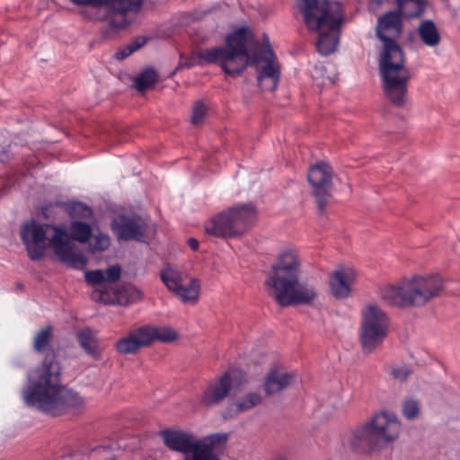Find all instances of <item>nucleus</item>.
<instances>
[{"mask_svg": "<svg viewBox=\"0 0 460 460\" xmlns=\"http://www.w3.org/2000/svg\"><path fill=\"white\" fill-rule=\"evenodd\" d=\"M157 81V73L153 68H146L137 77L135 86L138 91H145L154 85Z\"/></svg>", "mask_w": 460, "mask_h": 460, "instance_id": "c85d7f7f", "label": "nucleus"}, {"mask_svg": "<svg viewBox=\"0 0 460 460\" xmlns=\"http://www.w3.org/2000/svg\"><path fill=\"white\" fill-rule=\"evenodd\" d=\"M111 229L119 240L143 241L146 222L137 215H119L111 222Z\"/></svg>", "mask_w": 460, "mask_h": 460, "instance_id": "ddd939ff", "label": "nucleus"}, {"mask_svg": "<svg viewBox=\"0 0 460 460\" xmlns=\"http://www.w3.org/2000/svg\"><path fill=\"white\" fill-rule=\"evenodd\" d=\"M207 114V107L200 102L195 103L192 109L191 122L194 125L201 123Z\"/></svg>", "mask_w": 460, "mask_h": 460, "instance_id": "f704fd0d", "label": "nucleus"}, {"mask_svg": "<svg viewBox=\"0 0 460 460\" xmlns=\"http://www.w3.org/2000/svg\"><path fill=\"white\" fill-rule=\"evenodd\" d=\"M261 402V396L258 393H249L239 398L229 406V411L239 414L252 410Z\"/></svg>", "mask_w": 460, "mask_h": 460, "instance_id": "393cba45", "label": "nucleus"}, {"mask_svg": "<svg viewBox=\"0 0 460 460\" xmlns=\"http://www.w3.org/2000/svg\"><path fill=\"white\" fill-rule=\"evenodd\" d=\"M201 283L199 279L189 277L172 294L184 304L198 303L200 295Z\"/></svg>", "mask_w": 460, "mask_h": 460, "instance_id": "aec40b11", "label": "nucleus"}, {"mask_svg": "<svg viewBox=\"0 0 460 460\" xmlns=\"http://www.w3.org/2000/svg\"><path fill=\"white\" fill-rule=\"evenodd\" d=\"M188 245L193 251H197L199 249V242L195 238H190L188 240Z\"/></svg>", "mask_w": 460, "mask_h": 460, "instance_id": "ea45409f", "label": "nucleus"}, {"mask_svg": "<svg viewBox=\"0 0 460 460\" xmlns=\"http://www.w3.org/2000/svg\"><path fill=\"white\" fill-rule=\"evenodd\" d=\"M21 238L26 246L29 257L33 261L45 255V249L50 246L58 260L74 269H84L87 259L80 248L70 240L66 232L48 224L39 225L34 221L23 225Z\"/></svg>", "mask_w": 460, "mask_h": 460, "instance_id": "39448f33", "label": "nucleus"}, {"mask_svg": "<svg viewBox=\"0 0 460 460\" xmlns=\"http://www.w3.org/2000/svg\"><path fill=\"white\" fill-rule=\"evenodd\" d=\"M300 262L296 252L285 250L272 265L266 284L281 306L311 305L318 296L314 285L299 281Z\"/></svg>", "mask_w": 460, "mask_h": 460, "instance_id": "20e7f679", "label": "nucleus"}, {"mask_svg": "<svg viewBox=\"0 0 460 460\" xmlns=\"http://www.w3.org/2000/svg\"><path fill=\"white\" fill-rule=\"evenodd\" d=\"M143 44H144V41H142L141 43L129 44L128 46L117 51L115 54V58L118 60H122V59L126 58L127 57H128L129 55H131L136 50H137Z\"/></svg>", "mask_w": 460, "mask_h": 460, "instance_id": "c9c22d12", "label": "nucleus"}, {"mask_svg": "<svg viewBox=\"0 0 460 460\" xmlns=\"http://www.w3.org/2000/svg\"><path fill=\"white\" fill-rule=\"evenodd\" d=\"M149 333L144 326L130 331L126 336L116 342V349L119 353L127 355L134 354L139 349L148 345Z\"/></svg>", "mask_w": 460, "mask_h": 460, "instance_id": "a211bd4d", "label": "nucleus"}, {"mask_svg": "<svg viewBox=\"0 0 460 460\" xmlns=\"http://www.w3.org/2000/svg\"><path fill=\"white\" fill-rule=\"evenodd\" d=\"M418 32L422 42L429 47H436L440 42L441 37L438 28L430 20L422 21L419 25Z\"/></svg>", "mask_w": 460, "mask_h": 460, "instance_id": "b1692460", "label": "nucleus"}, {"mask_svg": "<svg viewBox=\"0 0 460 460\" xmlns=\"http://www.w3.org/2000/svg\"><path fill=\"white\" fill-rule=\"evenodd\" d=\"M160 278L167 289L172 293L183 281L187 280L189 276L185 272L169 265L161 270Z\"/></svg>", "mask_w": 460, "mask_h": 460, "instance_id": "5701e85b", "label": "nucleus"}, {"mask_svg": "<svg viewBox=\"0 0 460 460\" xmlns=\"http://www.w3.org/2000/svg\"><path fill=\"white\" fill-rule=\"evenodd\" d=\"M390 318L375 304L366 305L361 312L360 343L365 353L373 352L387 336Z\"/></svg>", "mask_w": 460, "mask_h": 460, "instance_id": "9d476101", "label": "nucleus"}, {"mask_svg": "<svg viewBox=\"0 0 460 460\" xmlns=\"http://www.w3.org/2000/svg\"><path fill=\"white\" fill-rule=\"evenodd\" d=\"M93 299H95V300H97V299H101V297H102V294H101V292H99V291H95V292H93Z\"/></svg>", "mask_w": 460, "mask_h": 460, "instance_id": "a19ab883", "label": "nucleus"}, {"mask_svg": "<svg viewBox=\"0 0 460 460\" xmlns=\"http://www.w3.org/2000/svg\"><path fill=\"white\" fill-rule=\"evenodd\" d=\"M296 376L293 372H286L272 368L264 380V391L268 395H273L289 387L296 381Z\"/></svg>", "mask_w": 460, "mask_h": 460, "instance_id": "6ab92c4d", "label": "nucleus"}, {"mask_svg": "<svg viewBox=\"0 0 460 460\" xmlns=\"http://www.w3.org/2000/svg\"><path fill=\"white\" fill-rule=\"evenodd\" d=\"M226 47L205 49L198 51L199 61L194 58H190L180 66L191 67L196 65L217 64L223 71L230 76H239L249 65H257L263 62L264 65L276 64L274 53L270 45L261 46L251 56L247 50V40L245 31L240 29L226 39Z\"/></svg>", "mask_w": 460, "mask_h": 460, "instance_id": "7ed1b4c3", "label": "nucleus"}, {"mask_svg": "<svg viewBox=\"0 0 460 460\" xmlns=\"http://www.w3.org/2000/svg\"><path fill=\"white\" fill-rule=\"evenodd\" d=\"M105 281L115 282L119 279L121 275V269L119 265H112L109 267L105 271Z\"/></svg>", "mask_w": 460, "mask_h": 460, "instance_id": "e433bc0d", "label": "nucleus"}, {"mask_svg": "<svg viewBox=\"0 0 460 460\" xmlns=\"http://www.w3.org/2000/svg\"><path fill=\"white\" fill-rule=\"evenodd\" d=\"M63 205L68 214L73 217L90 218L93 215L92 208L82 202L72 201Z\"/></svg>", "mask_w": 460, "mask_h": 460, "instance_id": "c756f323", "label": "nucleus"}, {"mask_svg": "<svg viewBox=\"0 0 460 460\" xmlns=\"http://www.w3.org/2000/svg\"><path fill=\"white\" fill-rule=\"evenodd\" d=\"M81 6L104 7L111 26L120 29L129 24L140 10L143 0H70Z\"/></svg>", "mask_w": 460, "mask_h": 460, "instance_id": "9b49d317", "label": "nucleus"}, {"mask_svg": "<svg viewBox=\"0 0 460 460\" xmlns=\"http://www.w3.org/2000/svg\"><path fill=\"white\" fill-rule=\"evenodd\" d=\"M60 374L55 355L48 354L41 365L27 375L28 384L22 391L24 402L52 416L83 410L84 399L61 384Z\"/></svg>", "mask_w": 460, "mask_h": 460, "instance_id": "f257e3e1", "label": "nucleus"}, {"mask_svg": "<svg viewBox=\"0 0 460 460\" xmlns=\"http://www.w3.org/2000/svg\"><path fill=\"white\" fill-rule=\"evenodd\" d=\"M307 179L313 187L318 209L323 213L332 190V172L330 165L325 163H320L312 166L308 171Z\"/></svg>", "mask_w": 460, "mask_h": 460, "instance_id": "f8f14e48", "label": "nucleus"}, {"mask_svg": "<svg viewBox=\"0 0 460 460\" xmlns=\"http://www.w3.org/2000/svg\"><path fill=\"white\" fill-rule=\"evenodd\" d=\"M92 228L87 223L74 221L70 225V235L73 240L85 243L92 236Z\"/></svg>", "mask_w": 460, "mask_h": 460, "instance_id": "cd10ccee", "label": "nucleus"}, {"mask_svg": "<svg viewBox=\"0 0 460 460\" xmlns=\"http://www.w3.org/2000/svg\"><path fill=\"white\" fill-rule=\"evenodd\" d=\"M77 341L85 353L97 359L101 357L99 342L96 334L89 328L79 331L76 334Z\"/></svg>", "mask_w": 460, "mask_h": 460, "instance_id": "4be33fe9", "label": "nucleus"}, {"mask_svg": "<svg viewBox=\"0 0 460 460\" xmlns=\"http://www.w3.org/2000/svg\"><path fill=\"white\" fill-rule=\"evenodd\" d=\"M226 441V435L219 433L198 439L184 460H219L214 450Z\"/></svg>", "mask_w": 460, "mask_h": 460, "instance_id": "2eb2a0df", "label": "nucleus"}, {"mask_svg": "<svg viewBox=\"0 0 460 460\" xmlns=\"http://www.w3.org/2000/svg\"><path fill=\"white\" fill-rule=\"evenodd\" d=\"M160 437L169 449L183 454L184 457L190 453L198 440L191 433L171 429L162 430Z\"/></svg>", "mask_w": 460, "mask_h": 460, "instance_id": "dca6fc26", "label": "nucleus"}, {"mask_svg": "<svg viewBox=\"0 0 460 460\" xmlns=\"http://www.w3.org/2000/svg\"><path fill=\"white\" fill-rule=\"evenodd\" d=\"M145 331L149 333L148 345L155 340H158L163 342H170L175 341L178 338V333L170 327H152L146 325L144 326Z\"/></svg>", "mask_w": 460, "mask_h": 460, "instance_id": "bb28decb", "label": "nucleus"}, {"mask_svg": "<svg viewBox=\"0 0 460 460\" xmlns=\"http://www.w3.org/2000/svg\"><path fill=\"white\" fill-rule=\"evenodd\" d=\"M232 388V376L229 372L211 380L203 389L200 402L212 407L221 403L229 394Z\"/></svg>", "mask_w": 460, "mask_h": 460, "instance_id": "4468645a", "label": "nucleus"}, {"mask_svg": "<svg viewBox=\"0 0 460 460\" xmlns=\"http://www.w3.org/2000/svg\"><path fill=\"white\" fill-rule=\"evenodd\" d=\"M257 210L254 205L241 204L217 214L205 225L208 234L218 238L240 236L254 223Z\"/></svg>", "mask_w": 460, "mask_h": 460, "instance_id": "1a4fd4ad", "label": "nucleus"}, {"mask_svg": "<svg viewBox=\"0 0 460 460\" xmlns=\"http://www.w3.org/2000/svg\"><path fill=\"white\" fill-rule=\"evenodd\" d=\"M400 14L413 18L421 14L424 9V0H395Z\"/></svg>", "mask_w": 460, "mask_h": 460, "instance_id": "a878e982", "label": "nucleus"}, {"mask_svg": "<svg viewBox=\"0 0 460 460\" xmlns=\"http://www.w3.org/2000/svg\"><path fill=\"white\" fill-rule=\"evenodd\" d=\"M85 280L90 285H99L105 282V274L103 270H88L84 273Z\"/></svg>", "mask_w": 460, "mask_h": 460, "instance_id": "72a5a7b5", "label": "nucleus"}, {"mask_svg": "<svg viewBox=\"0 0 460 460\" xmlns=\"http://www.w3.org/2000/svg\"><path fill=\"white\" fill-rule=\"evenodd\" d=\"M402 14L387 12L378 18L376 36L382 41L378 66L385 97L394 105L406 103L410 72L405 66V57L396 39L402 31Z\"/></svg>", "mask_w": 460, "mask_h": 460, "instance_id": "f03ea898", "label": "nucleus"}, {"mask_svg": "<svg viewBox=\"0 0 460 460\" xmlns=\"http://www.w3.org/2000/svg\"><path fill=\"white\" fill-rule=\"evenodd\" d=\"M356 274L353 269L346 267L337 268L330 276V287L336 298H346L350 294V287L354 282Z\"/></svg>", "mask_w": 460, "mask_h": 460, "instance_id": "f3484780", "label": "nucleus"}, {"mask_svg": "<svg viewBox=\"0 0 460 460\" xmlns=\"http://www.w3.org/2000/svg\"><path fill=\"white\" fill-rule=\"evenodd\" d=\"M124 291L128 296V301L134 302L142 299L143 293L141 290L134 286H128L124 288Z\"/></svg>", "mask_w": 460, "mask_h": 460, "instance_id": "58836bf2", "label": "nucleus"}, {"mask_svg": "<svg viewBox=\"0 0 460 460\" xmlns=\"http://www.w3.org/2000/svg\"><path fill=\"white\" fill-rule=\"evenodd\" d=\"M296 2L308 31L319 33L316 41L318 51L323 56L333 53L337 49L340 28L343 22L341 4L330 0Z\"/></svg>", "mask_w": 460, "mask_h": 460, "instance_id": "423d86ee", "label": "nucleus"}, {"mask_svg": "<svg viewBox=\"0 0 460 460\" xmlns=\"http://www.w3.org/2000/svg\"><path fill=\"white\" fill-rule=\"evenodd\" d=\"M51 338L52 328L51 326H47L46 328L40 330L34 337L33 349L38 352H42L49 346Z\"/></svg>", "mask_w": 460, "mask_h": 460, "instance_id": "7c9ffc66", "label": "nucleus"}, {"mask_svg": "<svg viewBox=\"0 0 460 460\" xmlns=\"http://www.w3.org/2000/svg\"><path fill=\"white\" fill-rule=\"evenodd\" d=\"M279 79V67L277 64L263 65L259 72L258 85L264 91H274Z\"/></svg>", "mask_w": 460, "mask_h": 460, "instance_id": "412c9836", "label": "nucleus"}, {"mask_svg": "<svg viewBox=\"0 0 460 460\" xmlns=\"http://www.w3.org/2000/svg\"><path fill=\"white\" fill-rule=\"evenodd\" d=\"M111 245V238L107 234L98 233L93 236V242L90 243V251L104 252L109 249Z\"/></svg>", "mask_w": 460, "mask_h": 460, "instance_id": "473e14b6", "label": "nucleus"}, {"mask_svg": "<svg viewBox=\"0 0 460 460\" xmlns=\"http://www.w3.org/2000/svg\"><path fill=\"white\" fill-rule=\"evenodd\" d=\"M402 430L397 416L389 411H378L352 431L349 444L352 451L369 454L396 440Z\"/></svg>", "mask_w": 460, "mask_h": 460, "instance_id": "0eeeda50", "label": "nucleus"}, {"mask_svg": "<svg viewBox=\"0 0 460 460\" xmlns=\"http://www.w3.org/2000/svg\"><path fill=\"white\" fill-rule=\"evenodd\" d=\"M443 288L444 281L439 275H416L384 288L381 296L389 305L399 307L422 306L438 296Z\"/></svg>", "mask_w": 460, "mask_h": 460, "instance_id": "6e6552de", "label": "nucleus"}, {"mask_svg": "<svg viewBox=\"0 0 460 460\" xmlns=\"http://www.w3.org/2000/svg\"><path fill=\"white\" fill-rule=\"evenodd\" d=\"M272 460H288L286 456H278L274 457Z\"/></svg>", "mask_w": 460, "mask_h": 460, "instance_id": "79ce46f5", "label": "nucleus"}, {"mask_svg": "<svg viewBox=\"0 0 460 460\" xmlns=\"http://www.w3.org/2000/svg\"><path fill=\"white\" fill-rule=\"evenodd\" d=\"M411 370L407 366H398L393 368L392 376L398 380L403 381L411 375Z\"/></svg>", "mask_w": 460, "mask_h": 460, "instance_id": "4c0bfd02", "label": "nucleus"}, {"mask_svg": "<svg viewBox=\"0 0 460 460\" xmlns=\"http://www.w3.org/2000/svg\"><path fill=\"white\" fill-rule=\"evenodd\" d=\"M420 411V404L419 401L408 398L402 402V413L407 420H415L419 416Z\"/></svg>", "mask_w": 460, "mask_h": 460, "instance_id": "2f4dec72", "label": "nucleus"}]
</instances>
